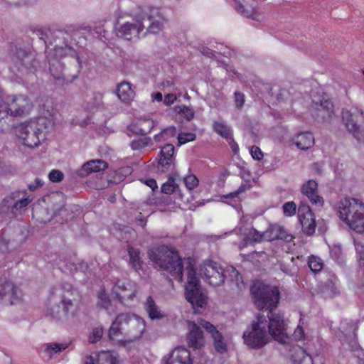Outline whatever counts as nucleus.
<instances>
[{
  "instance_id": "nucleus-47",
  "label": "nucleus",
  "mask_w": 364,
  "mask_h": 364,
  "mask_svg": "<svg viewBox=\"0 0 364 364\" xmlns=\"http://www.w3.org/2000/svg\"><path fill=\"white\" fill-rule=\"evenodd\" d=\"M175 111L188 121L191 120L195 115L193 109L186 105H179L175 107Z\"/></svg>"
},
{
  "instance_id": "nucleus-22",
  "label": "nucleus",
  "mask_w": 364,
  "mask_h": 364,
  "mask_svg": "<svg viewBox=\"0 0 364 364\" xmlns=\"http://www.w3.org/2000/svg\"><path fill=\"white\" fill-rule=\"evenodd\" d=\"M189 332L186 336L187 345L193 350L200 349L205 344L203 333L195 322L188 321Z\"/></svg>"
},
{
  "instance_id": "nucleus-35",
  "label": "nucleus",
  "mask_w": 364,
  "mask_h": 364,
  "mask_svg": "<svg viewBox=\"0 0 364 364\" xmlns=\"http://www.w3.org/2000/svg\"><path fill=\"white\" fill-rule=\"evenodd\" d=\"M337 281L338 279L334 275L326 280L322 290V295L325 299L333 298L340 294L336 284Z\"/></svg>"
},
{
  "instance_id": "nucleus-48",
  "label": "nucleus",
  "mask_w": 364,
  "mask_h": 364,
  "mask_svg": "<svg viewBox=\"0 0 364 364\" xmlns=\"http://www.w3.org/2000/svg\"><path fill=\"white\" fill-rule=\"evenodd\" d=\"M340 328L344 334L351 336H355V331L358 329V325L356 323L345 321L341 322Z\"/></svg>"
},
{
  "instance_id": "nucleus-37",
  "label": "nucleus",
  "mask_w": 364,
  "mask_h": 364,
  "mask_svg": "<svg viewBox=\"0 0 364 364\" xmlns=\"http://www.w3.org/2000/svg\"><path fill=\"white\" fill-rule=\"evenodd\" d=\"M145 309L151 319H161L165 315L161 311L153 297L149 296L145 303Z\"/></svg>"
},
{
  "instance_id": "nucleus-34",
  "label": "nucleus",
  "mask_w": 364,
  "mask_h": 364,
  "mask_svg": "<svg viewBox=\"0 0 364 364\" xmlns=\"http://www.w3.org/2000/svg\"><path fill=\"white\" fill-rule=\"evenodd\" d=\"M70 37L69 33L61 29L51 30L50 36L48 39V45L55 46H63L68 43V38Z\"/></svg>"
},
{
  "instance_id": "nucleus-26",
  "label": "nucleus",
  "mask_w": 364,
  "mask_h": 364,
  "mask_svg": "<svg viewBox=\"0 0 364 364\" xmlns=\"http://www.w3.org/2000/svg\"><path fill=\"white\" fill-rule=\"evenodd\" d=\"M301 191L313 205L323 206V199L318 195V183L314 180H309L304 183L301 188Z\"/></svg>"
},
{
  "instance_id": "nucleus-7",
  "label": "nucleus",
  "mask_w": 364,
  "mask_h": 364,
  "mask_svg": "<svg viewBox=\"0 0 364 364\" xmlns=\"http://www.w3.org/2000/svg\"><path fill=\"white\" fill-rule=\"evenodd\" d=\"M144 20L145 17L139 14L132 21H127L119 24L118 26H116L115 31L117 36L127 41L139 39L143 37L142 34L146 28Z\"/></svg>"
},
{
  "instance_id": "nucleus-31",
  "label": "nucleus",
  "mask_w": 364,
  "mask_h": 364,
  "mask_svg": "<svg viewBox=\"0 0 364 364\" xmlns=\"http://www.w3.org/2000/svg\"><path fill=\"white\" fill-rule=\"evenodd\" d=\"M225 274L228 284L233 291L239 293L245 289L243 279L236 269L232 267L226 269Z\"/></svg>"
},
{
  "instance_id": "nucleus-21",
  "label": "nucleus",
  "mask_w": 364,
  "mask_h": 364,
  "mask_svg": "<svg viewBox=\"0 0 364 364\" xmlns=\"http://www.w3.org/2000/svg\"><path fill=\"white\" fill-rule=\"evenodd\" d=\"M198 323L202 326L213 338V346L215 350L220 353H224L227 351V345L225 342L223 334L217 329V328L204 319L198 320Z\"/></svg>"
},
{
  "instance_id": "nucleus-4",
  "label": "nucleus",
  "mask_w": 364,
  "mask_h": 364,
  "mask_svg": "<svg viewBox=\"0 0 364 364\" xmlns=\"http://www.w3.org/2000/svg\"><path fill=\"white\" fill-rule=\"evenodd\" d=\"M340 218L350 229L362 233L364 232V203L355 198H344L338 205Z\"/></svg>"
},
{
  "instance_id": "nucleus-18",
  "label": "nucleus",
  "mask_w": 364,
  "mask_h": 364,
  "mask_svg": "<svg viewBox=\"0 0 364 364\" xmlns=\"http://www.w3.org/2000/svg\"><path fill=\"white\" fill-rule=\"evenodd\" d=\"M235 3V9L242 16L247 18L260 21L263 18V15L259 11L257 4L255 0H234Z\"/></svg>"
},
{
  "instance_id": "nucleus-19",
  "label": "nucleus",
  "mask_w": 364,
  "mask_h": 364,
  "mask_svg": "<svg viewBox=\"0 0 364 364\" xmlns=\"http://www.w3.org/2000/svg\"><path fill=\"white\" fill-rule=\"evenodd\" d=\"M23 194L24 193L20 191L11 193L3 200L1 208L10 210L14 215L17 214L30 203L28 198L21 197Z\"/></svg>"
},
{
  "instance_id": "nucleus-63",
  "label": "nucleus",
  "mask_w": 364,
  "mask_h": 364,
  "mask_svg": "<svg viewBox=\"0 0 364 364\" xmlns=\"http://www.w3.org/2000/svg\"><path fill=\"white\" fill-rule=\"evenodd\" d=\"M249 187L245 184H242L237 191L233 193H231L227 196L225 198H235L237 197L240 193H244L246 190H247Z\"/></svg>"
},
{
  "instance_id": "nucleus-9",
  "label": "nucleus",
  "mask_w": 364,
  "mask_h": 364,
  "mask_svg": "<svg viewBox=\"0 0 364 364\" xmlns=\"http://www.w3.org/2000/svg\"><path fill=\"white\" fill-rule=\"evenodd\" d=\"M225 272L217 262L206 260L200 265L198 274L209 284L218 287L225 282Z\"/></svg>"
},
{
  "instance_id": "nucleus-27",
  "label": "nucleus",
  "mask_w": 364,
  "mask_h": 364,
  "mask_svg": "<svg viewBox=\"0 0 364 364\" xmlns=\"http://www.w3.org/2000/svg\"><path fill=\"white\" fill-rule=\"evenodd\" d=\"M264 240L267 241H273L275 240H282L286 242L291 241L293 236L287 233L285 229L277 225H270L264 232Z\"/></svg>"
},
{
  "instance_id": "nucleus-53",
  "label": "nucleus",
  "mask_w": 364,
  "mask_h": 364,
  "mask_svg": "<svg viewBox=\"0 0 364 364\" xmlns=\"http://www.w3.org/2000/svg\"><path fill=\"white\" fill-rule=\"evenodd\" d=\"M282 209L284 215L287 217H290L296 213V205L294 202L289 201L283 205Z\"/></svg>"
},
{
  "instance_id": "nucleus-8",
  "label": "nucleus",
  "mask_w": 364,
  "mask_h": 364,
  "mask_svg": "<svg viewBox=\"0 0 364 364\" xmlns=\"http://www.w3.org/2000/svg\"><path fill=\"white\" fill-rule=\"evenodd\" d=\"M3 108H5L10 116H23L28 113L32 107L31 102L25 95H5L2 90Z\"/></svg>"
},
{
  "instance_id": "nucleus-59",
  "label": "nucleus",
  "mask_w": 364,
  "mask_h": 364,
  "mask_svg": "<svg viewBox=\"0 0 364 364\" xmlns=\"http://www.w3.org/2000/svg\"><path fill=\"white\" fill-rule=\"evenodd\" d=\"M103 335L102 328H96L93 330L92 334L89 337V341L92 343H95L100 340Z\"/></svg>"
},
{
  "instance_id": "nucleus-57",
  "label": "nucleus",
  "mask_w": 364,
  "mask_h": 364,
  "mask_svg": "<svg viewBox=\"0 0 364 364\" xmlns=\"http://www.w3.org/2000/svg\"><path fill=\"white\" fill-rule=\"evenodd\" d=\"M184 183L188 189L192 190L198 185V180L195 175L191 174L184 178Z\"/></svg>"
},
{
  "instance_id": "nucleus-3",
  "label": "nucleus",
  "mask_w": 364,
  "mask_h": 364,
  "mask_svg": "<svg viewBox=\"0 0 364 364\" xmlns=\"http://www.w3.org/2000/svg\"><path fill=\"white\" fill-rule=\"evenodd\" d=\"M52 294L59 300V303L49 309L48 313L51 317L62 322H68L73 319L77 312L81 299L77 289L71 284L64 282L58 288L53 289Z\"/></svg>"
},
{
  "instance_id": "nucleus-13",
  "label": "nucleus",
  "mask_w": 364,
  "mask_h": 364,
  "mask_svg": "<svg viewBox=\"0 0 364 364\" xmlns=\"http://www.w3.org/2000/svg\"><path fill=\"white\" fill-rule=\"evenodd\" d=\"M16 135L23 141V144L28 147L38 146L41 140L38 135V128L33 125L31 121L22 123L15 129Z\"/></svg>"
},
{
  "instance_id": "nucleus-54",
  "label": "nucleus",
  "mask_w": 364,
  "mask_h": 364,
  "mask_svg": "<svg viewBox=\"0 0 364 364\" xmlns=\"http://www.w3.org/2000/svg\"><path fill=\"white\" fill-rule=\"evenodd\" d=\"M68 348V345L65 343H52L47 346L46 348V351L48 353H51L54 352L55 353H60L62 350L66 349Z\"/></svg>"
},
{
  "instance_id": "nucleus-39",
  "label": "nucleus",
  "mask_w": 364,
  "mask_h": 364,
  "mask_svg": "<svg viewBox=\"0 0 364 364\" xmlns=\"http://www.w3.org/2000/svg\"><path fill=\"white\" fill-rule=\"evenodd\" d=\"M129 257V264L136 271L138 272L142 267L143 262L140 257V251L138 249L130 247L127 250Z\"/></svg>"
},
{
  "instance_id": "nucleus-64",
  "label": "nucleus",
  "mask_w": 364,
  "mask_h": 364,
  "mask_svg": "<svg viewBox=\"0 0 364 364\" xmlns=\"http://www.w3.org/2000/svg\"><path fill=\"white\" fill-rule=\"evenodd\" d=\"M44 182L39 178H36L33 183L28 185V189L31 191H35L37 188L41 187Z\"/></svg>"
},
{
  "instance_id": "nucleus-56",
  "label": "nucleus",
  "mask_w": 364,
  "mask_h": 364,
  "mask_svg": "<svg viewBox=\"0 0 364 364\" xmlns=\"http://www.w3.org/2000/svg\"><path fill=\"white\" fill-rule=\"evenodd\" d=\"M196 134L193 133H181L178 136V144L182 145L189 141H193L196 139Z\"/></svg>"
},
{
  "instance_id": "nucleus-55",
  "label": "nucleus",
  "mask_w": 364,
  "mask_h": 364,
  "mask_svg": "<svg viewBox=\"0 0 364 364\" xmlns=\"http://www.w3.org/2000/svg\"><path fill=\"white\" fill-rule=\"evenodd\" d=\"M309 267L312 272H317L323 268V263L319 258L312 257L309 260Z\"/></svg>"
},
{
  "instance_id": "nucleus-41",
  "label": "nucleus",
  "mask_w": 364,
  "mask_h": 364,
  "mask_svg": "<svg viewBox=\"0 0 364 364\" xmlns=\"http://www.w3.org/2000/svg\"><path fill=\"white\" fill-rule=\"evenodd\" d=\"M153 145V141L151 137H143L134 139L130 143V146L132 150H141L144 147L150 146Z\"/></svg>"
},
{
  "instance_id": "nucleus-15",
  "label": "nucleus",
  "mask_w": 364,
  "mask_h": 364,
  "mask_svg": "<svg viewBox=\"0 0 364 364\" xmlns=\"http://www.w3.org/2000/svg\"><path fill=\"white\" fill-rule=\"evenodd\" d=\"M132 316L133 314L122 313L116 316L109 329L108 336L110 340L122 341L125 338Z\"/></svg>"
},
{
  "instance_id": "nucleus-33",
  "label": "nucleus",
  "mask_w": 364,
  "mask_h": 364,
  "mask_svg": "<svg viewBox=\"0 0 364 364\" xmlns=\"http://www.w3.org/2000/svg\"><path fill=\"white\" fill-rule=\"evenodd\" d=\"M117 95L122 102L127 103L134 99L135 94L129 82H122L117 86Z\"/></svg>"
},
{
  "instance_id": "nucleus-45",
  "label": "nucleus",
  "mask_w": 364,
  "mask_h": 364,
  "mask_svg": "<svg viewBox=\"0 0 364 364\" xmlns=\"http://www.w3.org/2000/svg\"><path fill=\"white\" fill-rule=\"evenodd\" d=\"M50 28H36L33 31V34H35L40 40H42L46 48H48V42L51 33Z\"/></svg>"
},
{
  "instance_id": "nucleus-44",
  "label": "nucleus",
  "mask_w": 364,
  "mask_h": 364,
  "mask_svg": "<svg viewBox=\"0 0 364 364\" xmlns=\"http://www.w3.org/2000/svg\"><path fill=\"white\" fill-rule=\"evenodd\" d=\"M293 361L294 364H314L311 356L306 354L302 348L299 349L296 358H294Z\"/></svg>"
},
{
  "instance_id": "nucleus-14",
  "label": "nucleus",
  "mask_w": 364,
  "mask_h": 364,
  "mask_svg": "<svg viewBox=\"0 0 364 364\" xmlns=\"http://www.w3.org/2000/svg\"><path fill=\"white\" fill-rule=\"evenodd\" d=\"M141 14L145 17L144 25H147V26H146V29L145 31H144L142 36H145L148 32L156 34L162 30L165 18L159 9L153 7L148 8L147 10L143 11Z\"/></svg>"
},
{
  "instance_id": "nucleus-46",
  "label": "nucleus",
  "mask_w": 364,
  "mask_h": 364,
  "mask_svg": "<svg viewBox=\"0 0 364 364\" xmlns=\"http://www.w3.org/2000/svg\"><path fill=\"white\" fill-rule=\"evenodd\" d=\"M174 160L168 158H159L158 162V171L161 173H166L174 167Z\"/></svg>"
},
{
  "instance_id": "nucleus-1",
  "label": "nucleus",
  "mask_w": 364,
  "mask_h": 364,
  "mask_svg": "<svg viewBox=\"0 0 364 364\" xmlns=\"http://www.w3.org/2000/svg\"><path fill=\"white\" fill-rule=\"evenodd\" d=\"M148 256L155 269L164 271L180 282L183 281V271L185 270L187 277L185 284L186 299L191 304L195 311L207 305L208 296L201 287L194 264L191 259H188L184 269L183 260L178 251L166 245L150 249L148 251Z\"/></svg>"
},
{
  "instance_id": "nucleus-20",
  "label": "nucleus",
  "mask_w": 364,
  "mask_h": 364,
  "mask_svg": "<svg viewBox=\"0 0 364 364\" xmlns=\"http://www.w3.org/2000/svg\"><path fill=\"white\" fill-rule=\"evenodd\" d=\"M298 217L303 232L307 235H312L316 230V219L314 213L307 205H301L298 208Z\"/></svg>"
},
{
  "instance_id": "nucleus-62",
  "label": "nucleus",
  "mask_w": 364,
  "mask_h": 364,
  "mask_svg": "<svg viewBox=\"0 0 364 364\" xmlns=\"http://www.w3.org/2000/svg\"><path fill=\"white\" fill-rule=\"evenodd\" d=\"M356 250L359 257L360 266L364 267V245L357 244Z\"/></svg>"
},
{
  "instance_id": "nucleus-43",
  "label": "nucleus",
  "mask_w": 364,
  "mask_h": 364,
  "mask_svg": "<svg viewBox=\"0 0 364 364\" xmlns=\"http://www.w3.org/2000/svg\"><path fill=\"white\" fill-rule=\"evenodd\" d=\"M213 130L227 139L232 135L230 129L226 124L220 122H214Z\"/></svg>"
},
{
  "instance_id": "nucleus-42",
  "label": "nucleus",
  "mask_w": 364,
  "mask_h": 364,
  "mask_svg": "<svg viewBox=\"0 0 364 364\" xmlns=\"http://www.w3.org/2000/svg\"><path fill=\"white\" fill-rule=\"evenodd\" d=\"M264 232L261 233L257 230L254 228H252L246 237V243H252V242H260L264 240Z\"/></svg>"
},
{
  "instance_id": "nucleus-60",
  "label": "nucleus",
  "mask_w": 364,
  "mask_h": 364,
  "mask_svg": "<svg viewBox=\"0 0 364 364\" xmlns=\"http://www.w3.org/2000/svg\"><path fill=\"white\" fill-rule=\"evenodd\" d=\"M235 103L237 109H241L245 103V95L240 92H235Z\"/></svg>"
},
{
  "instance_id": "nucleus-25",
  "label": "nucleus",
  "mask_w": 364,
  "mask_h": 364,
  "mask_svg": "<svg viewBox=\"0 0 364 364\" xmlns=\"http://www.w3.org/2000/svg\"><path fill=\"white\" fill-rule=\"evenodd\" d=\"M342 119L349 133L352 134L358 142H364V130L360 129L357 123L354 122L353 115L348 110H342Z\"/></svg>"
},
{
  "instance_id": "nucleus-16",
  "label": "nucleus",
  "mask_w": 364,
  "mask_h": 364,
  "mask_svg": "<svg viewBox=\"0 0 364 364\" xmlns=\"http://www.w3.org/2000/svg\"><path fill=\"white\" fill-rule=\"evenodd\" d=\"M21 291L6 278H0V302L13 305L19 301Z\"/></svg>"
},
{
  "instance_id": "nucleus-17",
  "label": "nucleus",
  "mask_w": 364,
  "mask_h": 364,
  "mask_svg": "<svg viewBox=\"0 0 364 364\" xmlns=\"http://www.w3.org/2000/svg\"><path fill=\"white\" fill-rule=\"evenodd\" d=\"M112 293L121 302L132 301L136 296V286L126 279H118L112 287Z\"/></svg>"
},
{
  "instance_id": "nucleus-12",
  "label": "nucleus",
  "mask_w": 364,
  "mask_h": 364,
  "mask_svg": "<svg viewBox=\"0 0 364 364\" xmlns=\"http://www.w3.org/2000/svg\"><path fill=\"white\" fill-rule=\"evenodd\" d=\"M311 113L312 117L318 122H329L334 114L333 102L324 96L313 100Z\"/></svg>"
},
{
  "instance_id": "nucleus-38",
  "label": "nucleus",
  "mask_w": 364,
  "mask_h": 364,
  "mask_svg": "<svg viewBox=\"0 0 364 364\" xmlns=\"http://www.w3.org/2000/svg\"><path fill=\"white\" fill-rule=\"evenodd\" d=\"M97 304L99 308L105 309L109 315L114 314L116 311L109 296L104 291L99 292Z\"/></svg>"
},
{
  "instance_id": "nucleus-36",
  "label": "nucleus",
  "mask_w": 364,
  "mask_h": 364,
  "mask_svg": "<svg viewBox=\"0 0 364 364\" xmlns=\"http://www.w3.org/2000/svg\"><path fill=\"white\" fill-rule=\"evenodd\" d=\"M294 144L302 150L311 148L314 144V138L311 132L300 133L294 139Z\"/></svg>"
},
{
  "instance_id": "nucleus-51",
  "label": "nucleus",
  "mask_w": 364,
  "mask_h": 364,
  "mask_svg": "<svg viewBox=\"0 0 364 364\" xmlns=\"http://www.w3.org/2000/svg\"><path fill=\"white\" fill-rule=\"evenodd\" d=\"M174 146L171 144H167L161 147L160 151V158H168L171 160H174Z\"/></svg>"
},
{
  "instance_id": "nucleus-50",
  "label": "nucleus",
  "mask_w": 364,
  "mask_h": 364,
  "mask_svg": "<svg viewBox=\"0 0 364 364\" xmlns=\"http://www.w3.org/2000/svg\"><path fill=\"white\" fill-rule=\"evenodd\" d=\"M117 360L109 352L102 353L98 358L97 364H117Z\"/></svg>"
},
{
  "instance_id": "nucleus-52",
  "label": "nucleus",
  "mask_w": 364,
  "mask_h": 364,
  "mask_svg": "<svg viewBox=\"0 0 364 364\" xmlns=\"http://www.w3.org/2000/svg\"><path fill=\"white\" fill-rule=\"evenodd\" d=\"M294 261H295V258L292 257L291 258V264H285L283 262L281 263L280 264L281 270L287 274L293 275L297 270V268H296V265L294 264Z\"/></svg>"
},
{
  "instance_id": "nucleus-28",
  "label": "nucleus",
  "mask_w": 364,
  "mask_h": 364,
  "mask_svg": "<svg viewBox=\"0 0 364 364\" xmlns=\"http://www.w3.org/2000/svg\"><path fill=\"white\" fill-rule=\"evenodd\" d=\"M155 127V122L149 118H140L128 127L129 130L134 134L145 136L151 132Z\"/></svg>"
},
{
  "instance_id": "nucleus-23",
  "label": "nucleus",
  "mask_w": 364,
  "mask_h": 364,
  "mask_svg": "<svg viewBox=\"0 0 364 364\" xmlns=\"http://www.w3.org/2000/svg\"><path fill=\"white\" fill-rule=\"evenodd\" d=\"M145 321L139 316L133 314L128 326L124 339L135 341L140 338L145 331Z\"/></svg>"
},
{
  "instance_id": "nucleus-5",
  "label": "nucleus",
  "mask_w": 364,
  "mask_h": 364,
  "mask_svg": "<svg viewBox=\"0 0 364 364\" xmlns=\"http://www.w3.org/2000/svg\"><path fill=\"white\" fill-rule=\"evenodd\" d=\"M269 321L266 317L258 314L256 321H253L250 327L243 333L244 343L251 349H260L269 341ZM273 338L274 337L272 336Z\"/></svg>"
},
{
  "instance_id": "nucleus-58",
  "label": "nucleus",
  "mask_w": 364,
  "mask_h": 364,
  "mask_svg": "<svg viewBox=\"0 0 364 364\" xmlns=\"http://www.w3.org/2000/svg\"><path fill=\"white\" fill-rule=\"evenodd\" d=\"M48 178L50 181L54 183H58L63 180L64 174L62 171L54 169L49 173Z\"/></svg>"
},
{
  "instance_id": "nucleus-32",
  "label": "nucleus",
  "mask_w": 364,
  "mask_h": 364,
  "mask_svg": "<svg viewBox=\"0 0 364 364\" xmlns=\"http://www.w3.org/2000/svg\"><path fill=\"white\" fill-rule=\"evenodd\" d=\"M33 125L38 128V134L41 136V140L46 139V135L50 131L54 125L52 118L46 117H39L36 119L31 120Z\"/></svg>"
},
{
  "instance_id": "nucleus-49",
  "label": "nucleus",
  "mask_w": 364,
  "mask_h": 364,
  "mask_svg": "<svg viewBox=\"0 0 364 364\" xmlns=\"http://www.w3.org/2000/svg\"><path fill=\"white\" fill-rule=\"evenodd\" d=\"M178 186L175 183V180L172 176H170L168 181L164 183L161 189V192L166 194H171L176 191Z\"/></svg>"
},
{
  "instance_id": "nucleus-24",
  "label": "nucleus",
  "mask_w": 364,
  "mask_h": 364,
  "mask_svg": "<svg viewBox=\"0 0 364 364\" xmlns=\"http://www.w3.org/2000/svg\"><path fill=\"white\" fill-rule=\"evenodd\" d=\"M164 364H193L190 351L184 347L174 349L166 359L164 358Z\"/></svg>"
},
{
  "instance_id": "nucleus-2",
  "label": "nucleus",
  "mask_w": 364,
  "mask_h": 364,
  "mask_svg": "<svg viewBox=\"0 0 364 364\" xmlns=\"http://www.w3.org/2000/svg\"><path fill=\"white\" fill-rule=\"evenodd\" d=\"M252 300L256 308L260 311H268L269 329L275 341L285 343L289 337L286 332V324L283 316L274 312L280 299L279 289L275 286L256 282L250 288Z\"/></svg>"
},
{
  "instance_id": "nucleus-10",
  "label": "nucleus",
  "mask_w": 364,
  "mask_h": 364,
  "mask_svg": "<svg viewBox=\"0 0 364 364\" xmlns=\"http://www.w3.org/2000/svg\"><path fill=\"white\" fill-rule=\"evenodd\" d=\"M14 67L23 74L35 73L40 67V63L35 55L23 49H18L12 58Z\"/></svg>"
},
{
  "instance_id": "nucleus-30",
  "label": "nucleus",
  "mask_w": 364,
  "mask_h": 364,
  "mask_svg": "<svg viewBox=\"0 0 364 364\" xmlns=\"http://www.w3.org/2000/svg\"><path fill=\"white\" fill-rule=\"evenodd\" d=\"M107 167V164L102 159L91 160L82 166L81 168L77 171V175L80 177H85L94 172L103 171Z\"/></svg>"
},
{
  "instance_id": "nucleus-29",
  "label": "nucleus",
  "mask_w": 364,
  "mask_h": 364,
  "mask_svg": "<svg viewBox=\"0 0 364 364\" xmlns=\"http://www.w3.org/2000/svg\"><path fill=\"white\" fill-rule=\"evenodd\" d=\"M48 58L49 62V73L50 76L57 84L63 85L65 82L66 77H70L68 76L69 73L65 76L63 73L64 65L58 59Z\"/></svg>"
},
{
  "instance_id": "nucleus-11",
  "label": "nucleus",
  "mask_w": 364,
  "mask_h": 364,
  "mask_svg": "<svg viewBox=\"0 0 364 364\" xmlns=\"http://www.w3.org/2000/svg\"><path fill=\"white\" fill-rule=\"evenodd\" d=\"M69 57L73 60L74 72L68 74V76L71 79L77 77L81 69V61L77 52L70 46L67 44L63 46H55L53 49L48 52L47 58L51 59H62L63 58Z\"/></svg>"
},
{
  "instance_id": "nucleus-6",
  "label": "nucleus",
  "mask_w": 364,
  "mask_h": 364,
  "mask_svg": "<svg viewBox=\"0 0 364 364\" xmlns=\"http://www.w3.org/2000/svg\"><path fill=\"white\" fill-rule=\"evenodd\" d=\"M26 238V228L19 224L4 228L0 238V252L6 253L18 248Z\"/></svg>"
},
{
  "instance_id": "nucleus-40",
  "label": "nucleus",
  "mask_w": 364,
  "mask_h": 364,
  "mask_svg": "<svg viewBox=\"0 0 364 364\" xmlns=\"http://www.w3.org/2000/svg\"><path fill=\"white\" fill-rule=\"evenodd\" d=\"M176 134V129L175 127L171 126L163 129L160 133L154 136V140L156 142H161L168 140L170 138L173 137Z\"/></svg>"
},
{
  "instance_id": "nucleus-61",
  "label": "nucleus",
  "mask_w": 364,
  "mask_h": 364,
  "mask_svg": "<svg viewBox=\"0 0 364 364\" xmlns=\"http://www.w3.org/2000/svg\"><path fill=\"white\" fill-rule=\"evenodd\" d=\"M251 156L254 159L261 160L263 157V153L261 149L257 146H252L250 149Z\"/></svg>"
}]
</instances>
